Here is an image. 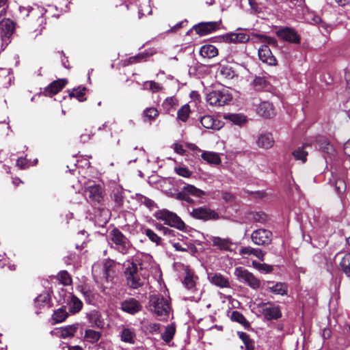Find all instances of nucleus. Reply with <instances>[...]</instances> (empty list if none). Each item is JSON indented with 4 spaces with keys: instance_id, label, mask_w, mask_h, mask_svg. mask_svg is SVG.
I'll return each instance as SVG.
<instances>
[{
    "instance_id": "14",
    "label": "nucleus",
    "mask_w": 350,
    "mask_h": 350,
    "mask_svg": "<svg viewBox=\"0 0 350 350\" xmlns=\"http://www.w3.org/2000/svg\"><path fill=\"white\" fill-rule=\"evenodd\" d=\"M258 57L260 61L269 66H275L277 60L267 44H262L258 49Z\"/></svg>"
},
{
    "instance_id": "46",
    "label": "nucleus",
    "mask_w": 350,
    "mask_h": 350,
    "mask_svg": "<svg viewBox=\"0 0 350 350\" xmlns=\"http://www.w3.org/2000/svg\"><path fill=\"white\" fill-rule=\"evenodd\" d=\"M340 265L343 272L348 277H350V253L345 254L340 262Z\"/></svg>"
},
{
    "instance_id": "15",
    "label": "nucleus",
    "mask_w": 350,
    "mask_h": 350,
    "mask_svg": "<svg viewBox=\"0 0 350 350\" xmlns=\"http://www.w3.org/2000/svg\"><path fill=\"white\" fill-rule=\"evenodd\" d=\"M142 304L134 298H129L122 301L121 309L129 314H135L142 310Z\"/></svg>"
},
{
    "instance_id": "27",
    "label": "nucleus",
    "mask_w": 350,
    "mask_h": 350,
    "mask_svg": "<svg viewBox=\"0 0 350 350\" xmlns=\"http://www.w3.org/2000/svg\"><path fill=\"white\" fill-rule=\"evenodd\" d=\"M201 157L206 162L209 164L219 165L221 162L219 154L215 152L203 151Z\"/></svg>"
},
{
    "instance_id": "6",
    "label": "nucleus",
    "mask_w": 350,
    "mask_h": 350,
    "mask_svg": "<svg viewBox=\"0 0 350 350\" xmlns=\"http://www.w3.org/2000/svg\"><path fill=\"white\" fill-rule=\"evenodd\" d=\"M237 280L248 285L253 289H257L260 286V280L246 269L242 267H236L234 272Z\"/></svg>"
},
{
    "instance_id": "31",
    "label": "nucleus",
    "mask_w": 350,
    "mask_h": 350,
    "mask_svg": "<svg viewBox=\"0 0 350 350\" xmlns=\"http://www.w3.org/2000/svg\"><path fill=\"white\" fill-rule=\"evenodd\" d=\"M217 75L226 79H232L236 76L235 71L228 65H220L217 69Z\"/></svg>"
},
{
    "instance_id": "44",
    "label": "nucleus",
    "mask_w": 350,
    "mask_h": 350,
    "mask_svg": "<svg viewBox=\"0 0 350 350\" xmlns=\"http://www.w3.org/2000/svg\"><path fill=\"white\" fill-rule=\"evenodd\" d=\"M68 312L64 308L55 310L53 314V319L57 323H62L68 317Z\"/></svg>"
},
{
    "instance_id": "41",
    "label": "nucleus",
    "mask_w": 350,
    "mask_h": 350,
    "mask_svg": "<svg viewBox=\"0 0 350 350\" xmlns=\"http://www.w3.org/2000/svg\"><path fill=\"white\" fill-rule=\"evenodd\" d=\"M78 329L77 325H72L63 327L59 331V334L62 338H69L75 335Z\"/></svg>"
},
{
    "instance_id": "22",
    "label": "nucleus",
    "mask_w": 350,
    "mask_h": 350,
    "mask_svg": "<svg viewBox=\"0 0 350 350\" xmlns=\"http://www.w3.org/2000/svg\"><path fill=\"white\" fill-rule=\"evenodd\" d=\"M67 83L65 79H58L52 82L44 90V94L46 96H51L57 94Z\"/></svg>"
},
{
    "instance_id": "42",
    "label": "nucleus",
    "mask_w": 350,
    "mask_h": 350,
    "mask_svg": "<svg viewBox=\"0 0 350 350\" xmlns=\"http://www.w3.org/2000/svg\"><path fill=\"white\" fill-rule=\"evenodd\" d=\"M238 335L244 343L247 350H254V342L248 334L243 332H239Z\"/></svg>"
},
{
    "instance_id": "43",
    "label": "nucleus",
    "mask_w": 350,
    "mask_h": 350,
    "mask_svg": "<svg viewBox=\"0 0 350 350\" xmlns=\"http://www.w3.org/2000/svg\"><path fill=\"white\" fill-rule=\"evenodd\" d=\"M190 114V107L189 105L186 104L182 106L177 112V118L178 120L185 122Z\"/></svg>"
},
{
    "instance_id": "7",
    "label": "nucleus",
    "mask_w": 350,
    "mask_h": 350,
    "mask_svg": "<svg viewBox=\"0 0 350 350\" xmlns=\"http://www.w3.org/2000/svg\"><path fill=\"white\" fill-rule=\"evenodd\" d=\"M232 100L228 90H213L206 95V101L210 105L221 107L228 104Z\"/></svg>"
},
{
    "instance_id": "9",
    "label": "nucleus",
    "mask_w": 350,
    "mask_h": 350,
    "mask_svg": "<svg viewBox=\"0 0 350 350\" xmlns=\"http://www.w3.org/2000/svg\"><path fill=\"white\" fill-rule=\"evenodd\" d=\"M272 232L267 229L254 230L251 235L252 242L257 245H267L272 241Z\"/></svg>"
},
{
    "instance_id": "52",
    "label": "nucleus",
    "mask_w": 350,
    "mask_h": 350,
    "mask_svg": "<svg viewBox=\"0 0 350 350\" xmlns=\"http://www.w3.org/2000/svg\"><path fill=\"white\" fill-rule=\"evenodd\" d=\"M113 198L117 206H121L124 202L123 191L121 189L113 190Z\"/></svg>"
},
{
    "instance_id": "10",
    "label": "nucleus",
    "mask_w": 350,
    "mask_h": 350,
    "mask_svg": "<svg viewBox=\"0 0 350 350\" xmlns=\"http://www.w3.org/2000/svg\"><path fill=\"white\" fill-rule=\"evenodd\" d=\"M262 314L267 320H276L282 317L280 306L272 303H263L261 305Z\"/></svg>"
},
{
    "instance_id": "64",
    "label": "nucleus",
    "mask_w": 350,
    "mask_h": 350,
    "mask_svg": "<svg viewBox=\"0 0 350 350\" xmlns=\"http://www.w3.org/2000/svg\"><path fill=\"white\" fill-rule=\"evenodd\" d=\"M344 152L347 155L350 156V139L344 144Z\"/></svg>"
},
{
    "instance_id": "8",
    "label": "nucleus",
    "mask_w": 350,
    "mask_h": 350,
    "mask_svg": "<svg viewBox=\"0 0 350 350\" xmlns=\"http://www.w3.org/2000/svg\"><path fill=\"white\" fill-rule=\"evenodd\" d=\"M204 195V191L192 185H187L183 187V189L176 194V198L179 200H183L191 203L193 202L190 196L200 198Z\"/></svg>"
},
{
    "instance_id": "18",
    "label": "nucleus",
    "mask_w": 350,
    "mask_h": 350,
    "mask_svg": "<svg viewBox=\"0 0 350 350\" xmlns=\"http://www.w3.org/2000/svg\"><path fill=\"white\" fill-rule=\"evenodd\" d=\"M210 282L220 288H230V283L228 278L220 273H211L208 275Z\"/></svg>"
},
{
    "instance_id": "54",
    "label": "nucleus",
    "mask_w": 350,
    "mask_h": 350,
    "mask_svg": "<svg viewBox=\"0 0 350 350\" xmlns=\"http://www.w3.org/2000/svg\"><path fill=\"white\" fill-rule=\"evenodd\" d=\"M58 280L64 286L71 284L72 279L69 273L66 271H62L58 273Z\"/></svg>"
},
{
    "instance_id": "29",
    "label": "nucleus",
    "mask_w": 350,
    "mask_h": 350,
    "mask_svg": "<svg viewBox=\"0 0 350 350\" xmlns=\"http://www.w3.org/2000/svg\"><path fill=\"white\" fill-rule=\"evenodd\" d=\"M225 37L230 42H245L250 40V36L244 32L231 33Z\"/></svg>"
},
{
    "instance_id": "1",
    "label": "nucleus",
    "mask_w": 350,
    "mask_h": 350,
    "mask_svg": "<svg viewBox=\"0 0 350 350\" xmlns=\"http://www.w3.org/2000/svg\"><path fill=\"white\" fill-rule=\"evenodd\" d=\"M124 271L127 284L132 288L136 289L143 286L145 278L141 273L142 267L138 268L136 263L128 262L125 265Z\"/></svg>"
},
{
    "instance_id": "25",
    "label": "nucleus",
    "mask_w": 350,
    "mask_h": 350,
    "mask_svg": "<svg viewBox=\"0 0 350 350\" xmlns=\"http://www.w3.org/2000/svg\"><path fill=\"white\" fill-rule=\"evenodd\" d=\"M274 144L273 137L271 133H262L257 140V144L260 148L268 149L273 146Z\"/></svg>"
},
{
    "instance_id": "23",
    "label": "nucleus",
    "mask_w": 350,
    "mask_h": 350,
    "mask_svg": "<svg viewBox=\"0 0 350 350\" xmlns=\"http://www.w3.org/2000/svg\"><path fill=\"white\" fill-rule=\"evenodd\" d=\"M267 291L275 295H286L288 287L285 283L267 282Z\"/></svg>"
},
{
    "instance_id": "33",
    "label": "nucleus",
    "mask_w": 350,
    "mask_h": 350,
    "mask_svg": "<svg viewBox=\"0 0 350 350\" xmlns=\"http://www.w3.org/2000/svg\"><path fill=\"white\" fill-rule=\"evenodd\" d=\"M68 304L70 312L73 314L79 312L83 307L82 301L74 295H70Z\"/></svg>"
},
{
    "instance_id": "19",
    "label": "nucleus",
    "mask_w": 350,
    "mask_h": 350,
    "mask_svg": "<svg viewBox=\"0 0 350 350\" xmlns=\"http://www.w3.org/2000/svg\"><path fill=\"white\" fill-rule=\"evenodd\" d=\"M202 125L208 129L219 130L223 126V122L213 116H204L201 118Z\"/></svg>"
},
{
    "instance_id": "26",
    "label": "nucleus",
    "mask_w": 350,
    "mask_h": 350,
    "mask_svg": "<svg viewBox=\"0 0 350 350\" xmlns=\"http://www.w3.org/2000/svg\"><path fill=\"white\" fill-rule=\"evenodd\" d=\"M102 336V332L93 329H87L85 331L83 339L88 343L94 344L97 342Z\"/></svg>"
},
{
    "instance_id": "53",
    "label": "nucleus",
    "mask_w": 350,
    "mask_h": 350,
    "mask_svg": "<svg viewBox=\"0 0 350 350\" xmlns=\"http://www.w3.org/2000/svg\"><path fill=\"white\" fill-rule=\"evenodd\" d=\"M252 85L256 90L260 91L266 88L267 81L263 77H256L254 79Z\"/></svg>"
},
{
    "instance_id": "21",
    "label": "nucleus",
    "mask_w": 350,
    "mask_h": 350,
    "mask_svg": "<svg viewBox=\"0 0 350 350\" xmlns=\"http://www.w3.org/2000/svg\"><path fill=\"white\" fill-rule=\"evenodd\" d=\"M217 27L215 22L201 23L193 27V29L200 36H205L214 31Z\"/></svg>"
},
{
    "instance_id": "13",
    "label": "nucleus",
    "mask_w": 350,
    "mask_h": 350,
    "mask_svg": "<svg viewBox=\"0 0 350 350\" xmlns=\"http://www.w3.org/2000/svg\"><path fill=\"white\" fill-rule=\"evenodd\" d=\"M86 319L91 327L100 329L105 327V320L98 310H94L86 313Z\"/></svg>"
},
{
    "instance_id": "35",
    "label": "nucleus",
    "mask_w": 350,
    "mask_h": 350,
    "mask_svg": "<svg viewBox=\"0 0 350 350\" xmlns=\"http://www.w3.org/2000/svg\"><path fill=\"white\" fill-rule=\"evenodd\" d=\"M317 144L319 149L328 154H332L334 152V148L325 138L321 137L318 139Z\"/></svg>"
},
{
    "instance_id": "47",
    "label": "nucleus",
    "mask_w": 350,
    "mask_h": 350,
    "mask_svg": "<svg viewBox=\"0 0 350 350\" xmlns=\"http://www.w3.org/2000/svg\"><path fill=\"white\" fill-rule=\"evenodd\" d=\"M252 266L258 271L263 273H269L273 271V267L271 265L265 263H260L255 260L252 261Z\"/></svg>"
},
{
    "instance_id": "45",
    "label": "nucleus",
    "mask_w": 350,
    "mask_h": 350,
    "mask_svg": "<svg viewBox=\"0 0 350 350\" xmlns=\"http://www.w3.org/2000/svg\"><path fill=\"white\" fill-rule=\"evenodd\" d=\"M85 88L79 86L73 89L72 91L69 93V96L71 98L75 97L80 102L84 101L86 99L85 97Z\"/></svg>"
},
{
    "instance_id": "55",
    "label": "nucleus",
    "mask_w": 350,
    "mask_h": 350,
    "mask_svg": "<svg viewBox=\"0 0 350 350\" xmlns=\"http://www.w3.org/2000/svg\"><path fill=\"white\" fill-rule=\"evenodd\" d=\"M145 234L152 242L155 243L157 245L160 243L161 238L151 229H146Z\"/></svg>"
},
{
    "instance_id": "40",
    "label": "nucleus",
    "mask_w": 350,
    "mask_h": 350,
    "mask_svg": "<svg viewBox=\"0 0 350 350\" xmlns=\"http://www.w3.org/2000/svg\"><path fill=\"white\" fill-rule=\"evenodd\" d=\"M196 277L192 271L190 270L187 271L186 275L183 281V284L188 289H193L196 286Z\"/></svg>"
},
{
    "instance_id": "49",
    "label": "nucleus",
    "mask_w": 350,
    "mask_h": 350,
    "mask_svg": "<svg viewBox=\"0 0 350 350\" xmlns=\"http://www.w3.org/2000/svg\"><path fill=\"white\" fill-rule=\"evenodd\" d=\"M143 89L149 90L152 92H157L162 89L161 85L154 81H146L143 84Z\"/></svg>"
},
{
    "instance_id": "3",
    "label": "nucleus",
    "mask_w": 350,
    "mask_h": 350,
    "mask_svg": "<svg viewBox=\"0 0 350 350\" xmlns=\"http://www.w3.org/2000/svg\"><path fill=\"white\" fill-rule=\"evenodd\" d=\"M156 228L169 239V241L176 251H188L189 245L184 241L185 237L183 235L161 224H157Z\"/></svg>"
},
{
    "instance_id": "48",
    "label": "nucleus",
    "mask_w": 350,
    "mask_h": 350,
    "mask_svg": "<svg viewBox=\"0 0 350 350\" xmlns=\"http://www.w3.org/2000/svg\"><path fill=\"white\" fill-rule=\"evenodd\" d=\"M254 36L257 38L259 41L264 43V44H269L274 46L277 45V41L274 38L267 36L262 34H254Z\"/></svg>"
},
{
    "instance_id": "28",
    "label": "nucleus",
    "mask_w": 350,
    "mask_h": 350,
    "mask_svg": "<svg viewBox=\"0 0 350 350\" xmlns=\"http://www.w3.org/2000/svg\"><path fill=\"white\" fill-rule=\"evenodd\" d=\"M329 183L334 187L336 192L338 194L345 191L347 188L346 183L343 179L338 178L337 175L332 174Z\"/></svg>"
},
{
    "instance_id": "2",
    "label": "nucleus",
    "mask_w": 350,
    "mask_h": 350,
    "mask_svg": "<svg viewBox=\"0 0 350 350\" xmlns=\"http://www.w3.org/2000/svg\"><path fill=\"white\" fill-rule=\"evenodd\" d=\"M149 310L158 317L167 316L170 306L167 298L161 295H152L149 297Z\"/></svg>"
},
{
    "instance_id": "59",
    "label": "nucleus",
    "mask_w": 350,
    "mask_h": 350,
    "mask_svg": "<svg viewBox=\"0 0 350 350\" xmlns=\"http://www.w3.org/2000/svg\"><path fill=\"white\" fill-rule=\"evenodd\" d=\"M160 326V324L157 323H149L146 325V328L150 333H154L159 330Z\"/></svg>"
},
{
    "instance_id": "36",
    "label": "nucleus",
    "mask_w": 350,
    "mask_h": 350,
    "mask_svg": "<svg viewBox=\"0 0 350 350\" xmlns=\"http://www.w3.org/2000/svg\"><path fill=\"white\" fill-rule=\"evenodd\" d=\"M176 332L174 324H170L166 326L164 332L161 335V338L167 343L170 342L174 338Z\"/></svg>"
},
{
    "instance_id": "24",
    "label": "nucleus",
    "mask_w": 350,
    "mask_h": 350,
    "mask_svg": "<svg viewBox=\"0 0 350 350\" xmlns=\"http://www.w3.org/2000/svg\"><path fill=\"white\" fill-rule=\"evenodd\" d=\"M211 241L213 246L217 247L221 250L231 251L232 242L230 239H222L219 237H211Z\"/></svg>"
},
{
    "instance_id": "20",
    "label": "nucleus",
    "mask_w": 350,
    "mask_h": 350,
    "mask_svg": "<svg viewBox=\"0 0 350 350\" xmlns=\"http://www.w3.org/2000/svg\"><path fill=\"white\" fill-rule=\"evenodd\" d=\"M259 116L265 118H271L275 115V109L272 103L267 101L262 102L256 109Z\"/></svg>"
},
{
    "instance_id": "60",
    "label": "nucleus",
    "mask_w": 350,
    "mask_h": 350,
    "mask_svg": "<svg viewBox=\"0 0 350 350\" xmlns=\"http://www.w3.org/2000/svg\"><path fill=\"white\" fill-rule=\"evenodd\" d=\"M82 294L83 295L85 301L88 303H91L93 300V294L92 292L89 290H87L84 288H82L81 290Z\"/></svg>"
},
{
    "instance_id": "51",
    "label": "nucleus",
    "mask_w": 350,
    "mask_h": 350,
    "mask_svg": "<svg viewBox=\"0 0 350 350\" xmlns=\"http://www.w3.org/2000/svg\"><path fill=\"white\" fill-rule=\"evenodd\" d=\"M177 105L176 100L173 97L167 98L163 103V107L167 113H170V111L174 108Z\"/></svg>"
},
{
    "instance_id": "38",
    "label": "nucleus",
    "mask_w": 350,
    "mask_h": 350,
    "mask_svg": "<svg viewBox=\"0 0 350 350\" xmlns=\"http://www.w3.org/2000/svg\"><path fill=\"white\" fill-rule=\"evenodd\" d=\"M226 119L237 125H243L247 122V118L241 113H230L226 116Z\"/></svg>"
},
{
    "instance_id": "58",
    "label": "nucleus",
    "mask_w": 350,
    "mask_h": 350,
    "mask_svg": "<svg viewBox=\"0 0 350 350\" xmlns=\"http://www.w3.org/2000/svg\"><path fill=\"white\" fill-rule=\"evenodd\" d=\"M175 171L178 175L183 177L188 178L191 175V172L185 167H176Z\"/></svg>"
},
{
    "instance_id": "34",
    "label": "nucleus",
    "mask_w": 350,
    "mask_h": 350,
    "mask_svg": "<svg viewBox=\"0 0 350 350\" xmlns=\"http://www.w3.org/2000/svg\"><path fill=\"white\" fill-rule=\"evenodd\" d=\"M241 255H254L258 259L264 260L265 252L260 249H256L251 247H244L240 250Z\"/></svg>"
},
{
    "instance_id": "37",
    "label": "nucleus",
    "mask_w": 350,
    "mask_h": 350,
    "mask_svg": "<svg viewBox=\"0 0 350 350\" xmlns=\"http://www.w3.org/2000/svg\"><path fill=\"white\" fill-rule=\"evenodd\" d=\"M308 146V144H304L295 150L292 153L294 158L296 160L301 161L303 163L306 162L307 159L308 152L305 150V148Z\"/></svg>"
},
{
    "instance_id": "5",
    "label": "nucleus",
    "mask_w": 350,
    "mask_h": 350,
    "mask_svg": "<svg viewBox=\"0 0 350 350\" xmlns=\"http://www.w3.org/2000/svg\"><path fill=\"white\" fill-rule=\"evenodd\" d=\"M111 241L115 245L114 248L122 254H126L132 250L129 240L118 229L110 232Z\"/></svg>"
},
{
    "instance_id": "63",
    "label": "nucleus",
    "mask_w": 350,
    "mask_h": 350,
    "mask_svg": "<svg viewBox=\"0 0 350 350\" xmlns=\"http://www.w3.org/2000/svg\"><path fill=\"white\" fill-rule=\"evenodd\" d=\"M144 57H145L144 54H139L138 55L130 57L129 62L131 63L137 62H139L140 60H142V59H144Z\"/></svg>"
},
{
    "instance_id": "39",
    "label": "nucleus",
    "mask_w": 350,
    "mask_h": 350,
    "mask_svg": "<svg viewBox=\"0 0 350 350\" xmlns=\"http://www.w3.org/2000/svg\"><path fill=\"white\" fill-rule=\"evenodd\" d=\"M159 116V111L154 107L146 108L143 111L144 122L152 121Z\"/></svg>"
},
{
    "instance_id": "61",
    "label": "nucleus",
    "mask_w": 350,
    "mask_h": 350,
    "mask_svg": "<svg viewBox=\"0 0 350 350\" xmlns=\"http://www.w3.org/2000/svg\"><path fill=\"white\" fill-rule=\"evenodd\" d=\"M221 198L226 202H232L234 200V195L228 191H222Z\"/></svg>"
},
{
    "instance_id": "30",
    "label": "nucleus",
    "mask_w": 350,
    "mask_h": 350,
    "mask_svg": "<svg viewBox=\"0 0 350 350\" xmlns=\"http://www.w3.org/2000/svg\"><path fill=\"white\" fill-rule=\"evenodd\" d=\"M200 54L204 58H213L218 55L217 49L212 44L203 45L200 50Z\"/></svg>"
},
{
    "instance_id": "62",
    "label": "nucleus",
    "mask_w": 350,
    "mask_h": 350,
    "mask_svg": "<svg viewBox=\"0 0 350 350\" xmlns=\"http://www.w3.org/2000/svg\"><path fill=\"white\" fill-rule=\"evenodd\" d=\"M173 147H174V151L176 153H178L179 154H182V155L184 154L185 150L183 149L182 144H180V143H175V144H174Z\"/></svg>"
},
{
    "instance_id": "16",
    "label": "nucleus",
    "mask_w": 350,
    "mask_h": 350,
    "mask_svg": "<svg viewBox=\"0 0 350 350\" xmlns=\"http://www.w3.org/2000/svg\"><path fill=\"white\" fill-rule=\"evenodd\" d=\"M14 29V24L10 19L6 18L0 21V38L6 42L12 36Z\"/></svg>"
},
{
    "instance_id": "11",
    "label": "nucleus",
    "mask_w": 350,
    "mask_h": 350,
    "mask_svg": "<svg viewBox=\"0 0 350 350\" xmlns=\"http://www.w3.org/2000/svg\"><path fill=\"white\" fill-rule=\"evenodd\" d=\"M190 214L193 218L204 221L217 219L219 218L218 213L207 207L193 208Z\"/></svg>"
},
{
    "instance_id": "17",
    "label": "nucleus",
    "mask_w": 350,
    "mask_h": 350,
    "mask_svg": "<svg viewBox=\"0 0 350 350\" xmlns=\"http://www.w3.org/2000/svg\"><path fill=\"white\" fill-rule=\"evenodd\" d=\"M85 196L92 202H100L103 199L101 187L99 185H93L85 190Z\"/></svg>"
},
{
    "instance_id": "50",
    "label": "nucleus",
    "mask_w": 350,
    "mask_h": 350,
    "mask_svg": "<svg viewBox=\"0 0 350 350\" xmlns=\"http://www.w3.org/2000/svg\"><path fill=\"white\" fill-rule=\"evenodd\" d=\"M231 319L234 321L238 322L244 326H248L249 323L244 317V316L238 311H233L231 314Z\"/></svg>"
},
{
    "instance_id": "57",
    "label": "nucleus",
    "mask_w": 350,
    "mask_h": 350,
    "mask_svg": "<svg viewBox=\"0 0 350 350\" xmlns=\"http://www.w3.org/2000/svg\"><path fill=\"white\" fill-rule=\"evenodd\" d=\"M253 220L256 222L265 223L267 221V215L263 212L253 213Z\"/></svg>"
},
{
    "instance_id": "56",
    "label": "nucleus",
    "mask_w": 350,
    "mask_h": 350,
    "mask_svg": "<svg viewBox=\"0 0 350 350\" xmlns=\"http://www.w3.org/2000/svg\"><path fill=\"white\" fill-rule=\"evenodd\" d=\"M49 296L47 293H42L38 295L36 299V304L39 306L41 307L45 304H46L49 301Z\"/></svg>"
},
{
    "instance_id": "32",
    "label": "nucleus",
    "mask_w": 350,
    "mask_h": 350,
    "mask_svg": "<svg viewBox=\"0 0 350 350\" xmlns=\"http://www.w3.org/2000/svg\"><path fill=\"white\" fill-rule=\"evenodd\" d=\"M121 340L129 344L135 343V332L133 329L123 327L120 332Z\"/></svg>"
},
{
    "instance_id": "12",
    "label": "nucleus",
    "mask_w": 350,
    "mask_h": 350,
    "mask_svg": "<svg viewBox=\"0 0 350 350\" xmlns=\"http://www.w3.org/2000/svg\"><path fill=\"white\" fill-rule=\"evenodd\" d=\"M276 35L281 39L293 42L299 43L300 36L297 32L293 28L291 27H282L277 30Z\"/></svg>"
},
{
    "instance_id": "4",
    "label": "nucleus",
    "mask_w": 350,
    "mask_h": 350,
    "mask_svg": "<svg viewBox=\"0 0 350 350\" xmlns=\"http://www.w3.org/2000/svg\"><path fill=\"white\" fill-rule=\"evenodd\" d=\"M154 217L157 219L163 221L165 224L179 230H183L185 228L183 221L176 213L167 209L157 211Z\"/></svg>"
}]
</instances>
